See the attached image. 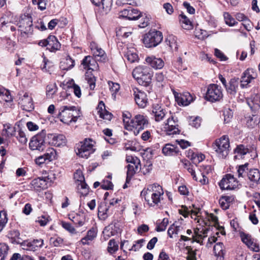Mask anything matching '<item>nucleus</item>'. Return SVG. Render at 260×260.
<instances>
[{"label": "nucleus", "instance_id": "1", "mask_svg": "<svg viewBox=\"0 0 260 260\" xmlns=\"http://www.w3.org/2000/svg\"><path fill=\"white\" fill-rule=\"evenodd\" d=\"M164 195V191L161 186L157 184L149 185L144 188L141 192V196L151 207L158 205Z\"/></svg>", "mask_w": 260, "mask_h": 260}, {"label": "nucleus", "instance_id": "2", "mask_svg": "<svg viewBox=\"0 0 260 260\" xmlns=\"http://www.w3.org/2000/svg\"><path fill=\"white\" fill-rule=\"evenodd\" d=\"M81 64L83 68L87 70L85 73V80L89 85L91 90L94 89L95 86V78L92 71L98 69V65L95 59L91 56H85L82 61Z\"/></svg>", "mask_w": 260, "mask_h": 260}, {"label": "nucleus", "instance_id": "3", "mask_svg": "<svg viewBox=\"0 0 260 260\" xmlns=\"http://www.w3.org/2000/svg\"><path fill=\"white\" fill-rule=\"evenodd\" d=\"M151 69L146 66H139L133 71V76L138 83L143 86H147L151 83L152 77Z\"/></svg>", "mask_w": 260, "mask_h": 260}, {"label": "nucleus", "instance_id": "4", "mask_svg": "<svg viewBox=\"0 0 260 260\" xmlns=\"http://www.w3.org/2000/svg\"><path fill=\"white\" fill-rule=\"evenodd\" d=\"M79 110L75 106H61L59 109L58 117L64 123L69 124L72 122H76L80 116Z\"/></svg>", "mask_w": 260, "mask_h": 260}, {"label": "nucleus", "instance_id": "5", "mask_svg": "<svg viewBox=\"0 0 260 260\" xmlns=\"http://www.w3.org/2000/svg\"><path fill=\"white\" fill-rule=\"evenodd\" d=\"M148 120L146 116L141 114L136 115L130 121L129 125H126V129L133 131L135 135H138L140 131L147 127Z\"/></svg>", "mask_w": 260, "mask_h": 260}, {"label": "nucleus", "instance_id": "6", "mask_svg": "<svg viewBox=\"0 0 260 260\" xmlns=\"http://www.w3.org/2000/svg\"><path fill=\"white\" fill-rule=\"evenodd\" d=\"M212 147L219 158H225L229 152V137L224 135L216 140L215 143L213 144Z\"/></svg>", "mask_w": 260, "mask_h": 260}, {"label": "nucleus", "instance_id": "7", "mask_svg": "<svg viewBox=\"0 0 260 260\" xmlns=\"http://www.w3.org/2000/svg\"><path fill=\"white\" fill-rule=\"evenodd\" d=\"M162 34L160 31L151 30L145 34L143 43L145 47L151 48L158 45L162 40Z\"/></svg>", "mask_w": 260, "mask_h": 260}, {"label": "nucleus", "instance_id": "8", "mask_svg": "<svg viewBox=\"0 0 260 260\" xmlns=\"http://www.w3.org/2000/svg\"><path fill=\"white\" fill-rule=\"evenodd\" d=\"M248 104L253 113L252 116L247 118L246 125L249 128H252L257 125L260 121V105L251 101Z\"/></svg>", "mask_w": 260, "mask_h": 260}, {"label": "nucleus", "instance_id": "9", "mask_svg": "<svg viewBox=\"0 0 260 260\" xmlns=\"http://www.w3.org/2000/svg\"><path fill=\"white\" fill-rule=\"evenodd\" d=\"M94 143L95 142L91 139H85L83 142H81L79 147L77 148V154L80 157L87 158L94 151L93 149Z\"/></svg>", "mask_w": 260, "mask_h": 260}, {"label": "nucleus", "instance_id": "10", "mask_svg": "<svg viewBox=\"0 0 260 260\" xmlns=\"http://www.w3.org/2000/svg\"><path fill=\"white\" fill-rule=\"evenodd\" d=\"M46 132L42 131L41 133L34 136L29 143V147L32 150L43 151L45 147V139Z\"/></svg>", "mask_w": 260, "mask_h": 260}, {"label": "nucleus", "instance_id": "11", "mask_svg": "<svg viewBox=\"0 0 260 260\" xmlns=\"http://www.w3.org/2000/svg\"><path fill=\"white\" fill-rule=\"evenodd\" d=\"M223 94L221 87L215 84H210L207 88L205 99L209 101L214 102L222 99Z\"/></svg>", "mask_w": 260, "mask_h": 260}, {"label": "nucleus", "instance_id": "12", "mask_svg": "<svg viewBox=\"0 0 260 260\" xmlns=\"http://www.w3.org/2000/svg\"><path fill=\"white\" fill-rule=\"evenodd\" d=\"M239 185V181L230 174H226L219 182V186L222 190H233Z\"/></svg>", "mask_w": 260, "mask_h": 260}, {"label": "nucleus", "instance_id": "13", "mask_svg": "<svg viewBox=\"0 0 260 260\" xmlns=\"http://www.w3.org/2000/svg\"><path fill=\"white\" fill-rule=\"evenodd\" d=\"M256 71L251 68H248L245 71L241 78L240 86L242 88H246L250 86V84L256 78Z\"/></svg>", "mask_w": 260, "mask_h": 260}, {"label": "nucleus", "instance_id": "14", "mask_svg": "<svg viewBox=\"0 0 260 260\" xmlns=\"http://www.w3.org/2000/svg\"><path fill=\"white\" fill-rule=\"evenodd\" d=\"M19 30L23 37H29L32 33V21L31 17H26L19 21Z\"/></svg>", "mask_w": 260, "mask_h": 260}, {"label": "nucleus", "instance_id": "15", "mask_svg": "<svg viewBox=\"0 0 260 260\" xmlns=\"http://www.w3.org/2000/svg\"><path fill=\"white\" fill-rule=\"evenodd\" d=\"M18 104L26 111L30 112L34 109L32 98L26 92L19 98Z\"/></svg>", "mask_w": 260, "mask_h": 260}, {"label": "nucleus", "instance_id": "16", "mask_svg": "<svg viewBox=\"0 0 260 260\" xmlns=\"http://www.w3.org/2000/svg\"><path fill=\"white\" fill-rule=\"evenodd\" d=\"M56 152L52 148H49L43 155L40 156L35 159L36 164L40 166L46 161L49 162L55 159Z\"/></svg>", "mask_w": 260, "mask_h": 260}, {"label": "nucleus", "instance_id": "17", "mask_svg": "<svg viewBox=\"0 0 260 260\" xmlns=\"http://www.w3.org/2000/svg\"><path fill=\"white\" fill-rule=\"evenodd\" d=\"M167 114L165 108L161 105L154 104L152 106V115L157 122L163 120Z\"/></svg>", "mask_w": 260, "mask_h": 260}, {"label": "nucleus", "instance_id": "18", "mask_svg": "<svg viewBox=\"0 0 260 260\" xmlns=\"http://www.w3.org/2000/svg\"><path fill=\"white\" fill-rule=\"evenodd\" d=\"M133 94L136 104L141 108H145L147 104V98L146 93L138 88L133 89Z\"/></svg>", "mask_w": 260, "mask_h": 260}, {"label": "nucleus", "instance_id": "19", "mask_svg": "<svg viewBox=\"0 0 260 260\" xmlns=\"http://www.w3.org/2000/svg\"><path fill=\"white\" fill-rule=\"evenodd\" d=\"M120 13L121 16L126 18L128 20L138 19L141 15V13L139 11L131 7L121 11Z\"/></svg>", "mask_w": 260, "mask_h": 260}, {"label": "nucleus", "instance_id": "20", "mask_svg": "<svg viewBox=\"0 0 260 260\" xmlns=\"http://www.w3.org/2000/svg\"><path fill=\"white\" fill-rule=\"evenodd\" d=\"M44 244L43 240L42 239H34L32 241H26L24 243V249L35 251L41 248Z\"/></svg>", "mask_w": 260, "mask_h": 260}, {"label": "nucleus", "instance_id": "21", "mask_svg": "<svg viewBox=\"0 0 260 260\" xmlns=\"http://www.w3.org/2000/svg\"><path fill=\"white\" fill-rule=\"evenodd\" d=\"M175 99L179 104L183 106H187L192 101L191 94L188 92H184L183 94L174 93Z\"/></svg>", "mask_w": 260, "mask_h": 260}, {"label": "nucleus", "instance_id": "22", "mask_svg": "<svg viewBox=\"0 0 260 260\" xmlns=\"http://www.w3.org/2000/svg\"><path fill=\"white\" fill-rule=\"evenodd\" d=\"M31 188L35 190L40 191L48 187L47 181L46 179L41 178H38L33 179L30 183Z\"/></svg>", "mask_w": 260, "mask_h": 260}, {"label": "nucleus", "instance_id": "23", "mask_svg": "<svg viewBox=\"0 0 260 260\" xmlns=\"http://www.w3.org/2000/svg\"><path fill=\"white\" fill-rule=\"evenodd\" d=\"M145 60L151 67L155 69H160L164 66L163 60L154 56L146 57Z\"/></svg>", "mask_w": 260, "mask_h": 260}, {"label": "nucleus", "instance_id": "24", "mask_svg": "<svg viewBox=\"0 0 260 260\" xmlns=\"http://www.w3.org/2000/svg\"><path fill=\"white\" fill-rule=\"evenodd\" d=\"M162 152L166 156L176 155L179 153V149L174 145L167 143L162 147Z\"/></svg>", "mask_w": 260, "mask_h": 260}, {"label": "nucleus", "instance_id": "25", "mask_svg": "<svg viewBox=\"0 0 260 260\" xmlns=\"http://www.w3.org/2000/svg\"><path fill=\"white\" fill-rule=\"evenodd\" d=\"M241 238L242 242L244 243L249 248L255 252H257L259 250V246L252 241L250 236L243 233L241 234Z\"/></svg>", "mask_w": 260, "mask_h": 260}, {"label": "nucleus", "instance_id": "26", "mask_svg": "<svg viewBox=\"0 0 260 260\" xmlns=\"http://www.w3.org/2000/svg\"><path fill=\"white\" fill-rule=\"evenodd\" d=\"M126 173V182H129L132 178L134 176L136 172L140 169V162L138 165L135 163L128 164L127 166Z\"/></svg>", "mask_w": 260, "mask_h": 260}, {"label": "nucleus", "instance_id": "27", "mask_svg": "<svg viewBox=\"0 0 260 260\" xmlns=\"http://www.w3.org/2000/svg\"><path fill=\"white\" fill-rule=\"evenodd\" d=\"M60 44L54 36H49L48 37L47 49L51 52L59 50Z\"/></svg>", "mask_w": 260, "mask_h": 260}, {"label": "nucleus", "instance_id": "28", "mask_svg": "<svg viewBox=\"0 0 260 260\" xmlns=\"http://www.w3.org/2000/svg\"><path fill=\"white\" fill-rule=\"evenodd\" d=\"M120 232V229L116 224H111L106 226L103 231L105 236L109 238Z\"/></svg>", "mask_w": 260, "mask_h": 260}, {"label": "nucleus", "instance_id": "29", "mask_svg": "<svg viewBox=\"0 0 260 260\" xmlns=\"http://www.w3.org/2000/svg\"><path fill=\"white\" fill-rule=\"evenodd\" d=\"M239 84V78H233L225 87L228 93L231 94H235L237 92V89Z\"/></svg>", "mask_w": 260, "mask_h": 260}, {"label": "nucleus", "instance_id": "30", "mask_svg": "<svg viewBox=\"0 0 260 260\" xmlns=\"http://www.w3.org/2000/svg\"><path fill=\"white\" fill-rule=\"evenodd\" d=\"M15 128L9 123L3 124V129L2 132V135L6 138H10L14 135Z\"/></svg>", "mask_w": 260, "mask_h": 260}, {"label": "nucleus", "instance_id": "31", "mask_svg": "<svg viewBox=\"0 0 260 260\" xmlns=\"http://www.w3.org/2000/svg\"><path fill=\"white\" fill-rule=\"evenodd\" d=\"M92 4L100 7L102 6V8L107 13L108 12L112 5V0H92Z\"/></svg>", "mask_w": 260, "mask_h": 260}, {"label": "nucleus", "instance_id": "32", "mask_svg": "<svg viewBox=\"0 0 260 260\" xmlns=\"http://www.w3.org/2000/svg\"><path fill=\"white\" fill-rule=\"evenodd\" d=\"M200 170L202 172L201 177L203 178V179L199 180V182L202 184H205L208 181V178L206 176V174H208L211 172L212 167L209 165H203L200 167Z\"/></svg>", "mask_w": 260, "mask_h": 260}, {"label": "nucleus", "instance_id": "33", "mask_svg": "<svg viewBox=\"0 0 260 260\" xmlns=\"http://www.w3.org/2000/svg\"><path fill=\"white\" fill-rule=\"evenodd\" d=\"M179 21L183 28L186 30H190L193 28L192 22L183 13L179 16Z\"/></svg>", "mask_w": 260, "mask_h": 260}, {"label": "nucleus", "instance_id": "34", "mask_svg": "<svg viewBox=\"0 0 260 260\" xmlns=\"http://www.w3.org/2000/svg\"><path fill=\"white\" fill-rule=\"evenodd\" d=\"M213 251L215 255L217 257L218 260H223L225 250L222 243H217L214 247Z\"/></svg>", "mask_w": 260, "mask_h": 260}, {"label": "nucleus", "instance_id": "35", "mask_svg": "<svg viewBox=\"0 0 260 260\" xmlns=\"http://www.w3.org/2000/svg\"><path fill=\"white\" fill-rule=\"evenodd\" d=\"M97 235L96 231L94 229H91L88 231L85 237L81 240V242L83 245H89V241H92Z\"/></svg>", "mask_w": 260, "mask_h": 260}, {"label": "nucleus", "instance_id": "36", "mask_svg": "<svg viewBox=\"0 0 260 260\" xmlns=\"http://www.w3.org/2000/svg\"><path fill=\"white\" fill-rule=\"evenodd\" d=\"M74 66V60L70 56H68L60 62V67L62 70L68 71L73 68Z\"/></svg>", "mask_w": 260, "mask_h": 260}, {"label": "nucleus", "instance_id": "37", "mask_svg": "<svg viewBox=\"0 0 260 260\" xmlns=\"http://www.w3.org/2000/svg\"><path fill=\"white\" fill-rule=\"evenodd\" d=\"M187 157L189 158L193 164L197 165L205 158V155L202 153H194L192 151H189Z\"/></svg>", "mask_w": 260, "mask_h": 260}, {"label": "nucleus", "instance_id": "38", "mask_svg": "<svg viewBox=\"0 0 260 260\" xmlns=\"http://www.w3.org/2000/svg\"><path fill=\"white\" fill-rule=\"evenodd\" d=\"M91 50L93 53V55L96 57H100L101 59L104 60L105 59V51L100 47L93 43L90 45Z\"/></svg>", "mask_w": 260, "mask_h": 260}, {"label": "nucleus", "instance_id": "39", "mask_svg": "<svg viewBox=\"0 0 260 260\" xmlns=\"http://www.w3.org/2000/svg\"><path fill=\"white\" fill-rule=\"evenodd\" d=\"M247 176L250 181L255 183H257L260 179L259 171L256 169L250 170Z\"/></svg>", "mask_w": 260, "mask_h": 260}, {"label": "nucleus", "instance_id": "40", "mask_svg": "<svg viewBox=\"0 0 260 260\" xmlns=\"http://www.w3.org/2000/svg\"><path fill=\"white\" fill-rule=\"evenodd\" d=\"M67 140L63 135H59L54 136L52 139V143L57 147H60L66 145Z\"/></svg>", "mask_w": 260, "mask_h": 260}, {"label": "nucleus", "instance_id": "41", "mask_svg": "<svg viewBox=\"0 0 260 260\" xmlns=\"http://www.w3.org/2000/svg\"><path fill=\"white\" fill-rule=\"evenodd\" d=\"M181 226L178 225L176 222H174L171 224L168 230V235L171 238H173L174 235H177L179 231L180 230Z\"/></svg>", "mask_w": 260, "mask_h": 260}, {"label": "nucleus", "instance_id": "42", "mask_svg": "<svg viewBox=\"0 0 260 260\" xmlns=\"http://www.w3.org/2000/svg\"><path fill=\"white\" fill-rule=\"evenodd\" d=\"M58 89L56 83L48 85L46 87V94L49 98H52L53 95L57 92Z\"/></svg>", "mask_w": 260, "mask_h": 260}, {"label": "nucleus", "instance_id": "43", "mask_svg": "<svg viewBox=\"0 0 260 260\" xmlns=\"http://www.w3.org/2000/svg\"><path fill=\"white\" fill-rule=\"evenodd\" d=\"M108 208L105 203H102L98 207L99 217L105 219L107 217V212Z\"/></svg>", "mask_w": 260, "mask_h": 260}, {"label": "nucleus", "instance_id": "44", "mask_svg": "<svg viewBox=\"0 0 260 260\" xmlns=\"http://www.w3.org/2000/svg\"><path fill=\"white\" fill-rule=\"evenodd\" d=\"M127 60L131 63L138 61L139 57L138 54L133 51L128 50L124 55Z\"/></svg>", "mask_w": 260, "mask_h": 260}, {"label": "nucleus", "instance_id": "45", "mask_svg": "<svg viewBox=\"0 0 260 260\" xmlns=\"http://www.w3.org/2000/svg\"><path fill=\"white\" fill-rule=\"evenodd\" d=\"M234 151L235 153H237V155L235 156V158H237L238 155L242 156L246 154L249 152V149L243 145H239L237 146Z\"/></svg>", "mask_w": 260, "mask_h": 260}, {"label": "nucleus", "instance_id": "46", "mask_svg": "<svg viewBox=\"0 0 260 260\" xmlns=\"http://www.w3.org/2000/svg\"><path fill=\"white\" fill-rule=\"evenodd\" d=\"M223 17L225 23L229 26H233L238 23L235 19L228 12H224Z\"/></svg>", "mask_w": 260, "mask_h": 260}, {"label": "nucleus", "instance_id": "47", "mask_svg": "<svg viewBox=\"0 0 260 260\" xmlns=\"http://www.w3.org/2000/svg\"><path fill=\"white\" fill-rule=\"evenodd\" d=\"M118 249V245L114 239H111L108 243L107 250L110 254H113Z\"/></svg>", "mask_w": 260, "mask_h": 260}, {"label": "nucleus", "instance_id": "48", "mask_svg": "<svg viewBox=\"0 0 260 260\" xmlns=\"http://www.w3.org/2000/svg\"><path fill=\"white\" fill-rule=\"evenodd\" d=\"M128 29L127 27L119 28L116 31V36L119 37L126 38L132 34L130 31H128Z\"/></svg>", "mask_w": 260, "mask_h": 260}, {"label": "nucleus", "instance_id": "49", "mask_svg": "<svg viewBox=\"0 0 260 260\" xmlns=\"http://www.w3.org/2000/svg\"><path fill=\"white\" fill-rule=\"evenodd\" d=\"M9 250L8 246L4 243H0V260H4Z\"/></svg>", "mask_w": 260, "mask_h": 260}, {"label": "nucleus", "instance_id": "50", "mask_svg": "<svg viewBox=\"0 0 260 260\" xmlns=\"http://www.w3.org/2000/svg\"><path fill=\"white\" fill-rule=\"evenodd\" d=\"M248 163H245L244 165H240L237 167V171L239 178L244 177V174L246 173V171L248 170Z\"/></svg>", "mask_w": 260, "mask_h": 260}, {"label": "nucleus", "instance_id": "51", "mask_svg": "<svg viewBox=\"0 0 260 260\" xmlns=\"http://www.w3.org/2000/svg\"><path fill=\"white\" fill-rule=\"evenodd\" d=\"M8 218L6 211L0 212V232L2 231L6 224L7 223Z\"/></svg>", "mask_w": 260, "mask_h": 260}, {"label": "nucleus", "instance_id": "52", "mask_svg": "<svg viewBox=\"0 0 260 260\" xmlns=\"http://www.w3.org/2000/svg\"><path fill=\"white\" fill-rule=\"evenodd\" d=\"M166 135L170 136L178 134L180 132L178 127L173 126V127L165 125L164 127Z\"/></svg>", "mask_w": 260, "mask_h": 260}, {"label": "nucleus", "instance_id": "53", "mask_svg": "<svg viewBox=\"0 0 260 260\" xmlns=\"http://www.w3.org/2000/svg\"><path fill=\"white\" fill-rule=\"evenodd\" d=\"M168 224L169 219L167 218H164L162 221L157 225L156 231L158 232L165 231Z\"/></svg>", "mask_w": 260, "mask_h": 260}, {"label": "nucleus", "instance_id": "54", "mask_svg": "<svg viewBox=\"0 0 260 260\" xmlns=\"http://www.w3.org/2000/svg\"><path fill=\"white\" fill-rule=\"evenodd\" d=\"M186 249L187 250V260H197L196 251L193 250L190 246H186Z\"/></svg>", "mask_w": 260, "mask_h": 260}, {"label": "nucleus", "instance_id": "55", "mask_svg": "<svg viewBox=\"0 0 260 260\" xmlns=\"http://www.w3.org/2000/svg\"><path fill=\"white\" fill-rule=\"evenodd\" d=\"M61 225L63 228H64L71 234H74L76 233L75 229L71 225L70 223L65 221H61Z\"/></svg>", "mask_w": 260, "mask_h": 260}, {"label": "nucleus", "instance_id": "56", "mask_svg": "<svg viewBox=\"0 0 260 260\" xmlns=\"http://www.w3.org/2000/svg\"><path fill=\"white\" fill-rule=\"evenodd\" d=\"M145 240L143 239L139 240L136 241L135 243L133 244L132 247L128 249L129 251H137L139 250L143 246Z\"/></svg>", "mask_w": 260, "mask_h": 260}, {"label": "nucleus", "instance_id": "57", "mask_svg": "<svg viewBox=\"0 0 260 260\" xmlns=\"http://www.w3.org/2000/svg\"><path fill=\"white\" fill-rule=\"evenodd\" d=\"M224 121L225 123H229L233 116V112L230 109H228L223 112Z\"/></svg>", "mask_w": 260, "mask_h": 260}, {"label": "nucleus", "instance_id": "58", "mask_svg": "<svg viewBox=\"0 0 260 260\" xmlns=\"http://www.w3.org/2000/svg\"><path fill=\"white\" fill-rule=\"evenodd\" d=\"M72 221L78 227L83 226L85 223V219L83 218H81L79 215L74 217Z\"/></svg>", "mask_w": 260, "mask_h": 260}, {"label": "nucleus", "instance_id": "59", "mask_svg": "<svg viewBox=\"0 0 260 260\" xmlns=\"http://www.w3.org/2000/svg\"><path fill=\"white\" fill-rule=\"evenodd\" d=\"M195 35L197 38L201 40L206 38L208 36L206 30L197 29H196Z\"/></svg>", "mask_w": 260, "mask_h": 260}, {"label": "nucleus", "instance_id": "60", "mask_svg": "<svg viewBox=\"0 0 260 260\" xmlns=\"http://www.w3.org/2000/svg\"><path fill=\"white\" fill-rule=\"evenodd\" d=\"M178 121L177 118L172 116L171 118H168L167 122L165 124V125H167L171 127H173V126L178 127Z\"/></svg>", "mask_w": 260, "mask_h": 260}, {"label": "nucleus", "instance_id": "61", "mask_svg": "<svg viewBox=\"0 0 260 260\" xmlns=\"http://www.w3.org/2000/svg\"><path fill=\"white\" fill-rule=\"evenodd\" d=\"M108 84L110 87V89L111 91V92H113V94L114 93H116L117 92H118L120 88V85L119 84L117 83H114L112 81H109Z\"/></svg>", "mask_w": 260, "mask_h": 260}, {"label": "nucleus", "instance_id": "62", "mask_svg": "<svg viewBox=\"0 0 260 260\" xmlns=\"http://www.w3.org/2000/svg\"><path fill=\"white\" fill-rule=\"evenodd\" d=\"M116 4L118 6H122L124 5H136L137 4L135 0H117Z\"/></svg>", "mask_w": 260, "mask_h": 260}, {"label": "nucleus", "instance_id": "63", "mask_svg": "<svg viewBox=\"0 0 260 260\" xmlns=\"http://www.w3.org/2000/svg\"><path fill=\"white\" fill-rule=\"evenodd\" d=\"M63 239L60 237H57L56 238H51L50 242L55 247H58L61 246L63 243Z\"/></svg>", "mask_w": 260, "mask_h": 260}, {"label": "nucleus", "instance_id": "64", "mask_svg": "<svg viewBox=\"0 0 260 260\" xmlns=\"http://www.w3.org/2000/svg\"><path fill=\"white\" fill-rule=\"evenodd\" d=\"M17 139L18 140L19 142L22 144H25L27 141V139L26 137L25 133L21 131L18 133Z\"/></svg>", "mask_w": 260, "mask_h": 260}]
</instances>
